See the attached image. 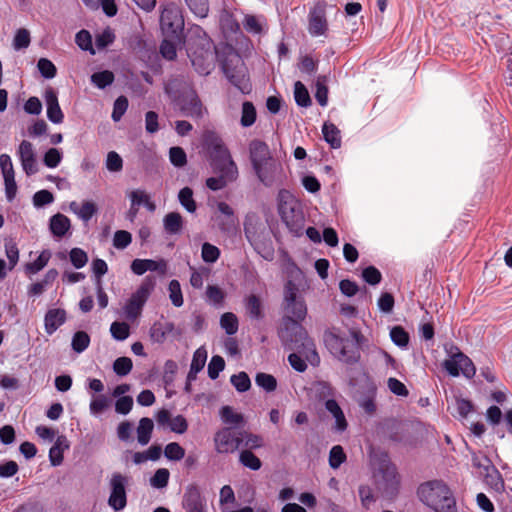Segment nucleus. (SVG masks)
<instances>
[{
    "label": "nucleus",
    "instance_id": "nucleus-1",
    "mask_svg": "<svg viewBox=\"0 0 512 512\" xmlns=\"http://www.w3.org/2000/svg\"><path fill=\"white\" fill-rule=\"evenodd\" d=\"M283 309L285 316L278 331L282 345L287 350H297L302 353L311 365H318L320 357L315 343L300 324L307 315V306L296 284L292 281H288L284 288Z\"/></svg>",
    "mask_w": 512,
    "mask_h": 512
},
{
    "label": "nucleus",
    "instance_id": "nucleus-2",
    "mask_svg": "<svg viewBox=\"0 0 512 512\" xmlns=\"http://www.w3.org/2000/svg\"><path fill=\"white\" fill-rule=\"evenodd\" d=\"M249 159L257 179L265 187H277L284 183L286 174L283 165L273 157L265 142L257 139L250 142Z\"/></svg>",
    "mask_w": 512,
    "mask_h": 512
},
{
    "label": "nucleus",
    "instance_id": "nucleus-3",
    "mask_svg": "<svg viewBox=\"0 0 512 512\" xmlns=\"http://www.w3.org/2000/svg\"><path fill=\"white\" fill-rule=\"evenodd\" d=\"M362 339L363 336L356 330L344 333L332 329L324 334V343L331 355L345 364H355L359 361Z\"/></svg>",
    "mask_w": 512,
    "mask_h": 512
},
{
    "label": "nucleus",
    "instance_id": "nucleus-4",
    "mask_svg": "<svg viewBox=\"0 0 512 512\" xmlns=\"http://www.w3.org/2000/svg\"><path fill=\"white\" fill-rule=\"evenodd\" d=\"M418 496L434 512H457L455 498L449 487L441 480L421 484Z\"/></svg>",
    "mask_w": 512,
    "mask_h": 512
},
{
    "label": "nucleus",
    "instance_id": "nucleus-5",
    "mask_svg": "<svg viewBox=\"0 0 512 512\" xmlns=\"http://www.w3.org/2000/svg\"><path fill=\"white\" fill-rule=\"evenodd\" d=\"M278 212L289 231L300 236L305 226V215L301 202L288 190L278 192Z\"/></svg>",
    "mask_w": 512,
    "mask_h": 512
},
{
    "label": "nucleus",
    "instance_id": "nucleus-6",
    "mask_svg": "<svg viewBox=\"0 0 512 512\" xmlns=\"http://www.w3.org/2000/svg\"><path fill=\"white\" fill-rule=\"evenodd\" d=\"M156 286V278L152 275H147L127 300L123 307V313L127 320L134 321L142 313L143 307L149 299L151 293Z\"/></svg>",
    "mask_w": 512,
    "mask_h": 512
},
{
    "label": "nucleus",
    "instance_id": "nucleus-7",
    "mask_svg": "<svg viewBox=\"0 0 512 512\" xmlns=\"http://www.w3.org/2000/svg\"><path fill=\"white\" fill-rule=\"evenodd\" d=\"M222 70L228 81L239 91L244 94L251 91L247 69L238 55L225 59L222 63Z\"/></svg>",
    "mask_w": 512,
    "mask_h": 512
},
{
    "label": "nucleus",
    "instance_id": "nucleus-8",
    "mask_svg": "<svg viewBox=\"0 0 512 512\" xmlns=\"http://www.w3.org/2000/svg\"><path fill=\"white\" fill-rule=\"evenodd\" d=\"M443 368L453 377H457L461 373L464 377L471 379L476 374L472 360L456 346H451L449 358L443 362Z\"/></svg>",
    "mask_w": 512,
    "mask_h": 512
},
{
    "label": "nucleus",
    "instance_id": "nucleus-9",
    "mask_svg": "<svg viewBox=\"0 0 512 512\" xmlns=\"http://www.w3.org/2000/svg\"><path fill=\"white\" fill-rule=\"evenodd\" d=\"M374 481L377 489L385 495H393L398 487L396 467L386 458L382 459L374 469Z\"/></svg>",
    "mask_w": 512,
    "mask_h": 512
},
{
    "label": "nucleus",
    "instance_id": "nucleus-10",
    "mask_svg": "<svg viewBox=\"0 0 512 512\" xmlns=\"http://www.w3.org/2000/svg\"><path fill=\"white\" fill-rule=\"evenodd\" d=\"M160 26L167 37L179 38L184 28L181 9L174 3L167 4L161 12Z\"/></svg>",
    "mask_w": 512,
    "mask_h": 512
},
{
    "label": "nucleus",
    "instance_id": "nucleus-11",
    "mask_svg": "<svg viewBox=\"0 0 512 512\" xmlns=\"http://www.w3.org/2000/svg\"><path fill=\"white\" fill-rule=\"evenodd\" d=\"M128 482L129 478L119 472H115L111 475L109 480L110 495L108 505L114 511H121L127 505L126 486Z\"/></svg>",
    "mask_w": 512,
    "mask_h": 512
},
{
    "label": "nucleus",
    "instance_id": "nucleus-12",
    "mask_svg": "<svg viewBox=\"0 0 512 512\" xmlns=\"http://www.w3.org/2000/svg\"><path fill=\"white\" fill-rule=\"evenodd\" d=\"M244 232L248 242L255 248H260L265 240L266 227L256 213H249L244 220Z\"/></svg>",
    "mask_w": 512,
    "mask_h": 512
},
{
    "label": "nucleus",
    "instance_id": "nucleus-13",
    "mask_svg": "<svg viewBox=\"0 0 512 512\" xmlns=\"http://www.w3.org/2000/svg\"><path fill=\"white\" fill-rule=\"evenodd\" d=\"M182 508L185 512H207V503L200 488L195 484L186 487L182 497Z\"/></svg>",
    "mask_w": 512,
    "mask_h": 512
},
{
    "label": "nucleus",
    "instance_id": "nucleus-14",
    "mask_svg": "<svg viewBox=\"0 0 512 512\" xmlns=\"http://www.w3.org/2000/svg\"><path fill=\"white\" fill-rule=\"evenodd\" d=\"M194 90L190 79L186 76H174L165 84V92L174 104L184 99L188 91Z\"/></svg>",
    "mask_w": 512,
    "mask_h": 512
},
{
    "label": "nucleus",
    "instance_id": "nucleus-15",
    "mask_svg": "<svg viewBox=\"0 0 512 512\" xmlns=\"http://www.w3.org/2000/svg\"><path fill=\"white\" fill-rule=\"evenodd\" d=\"M16 155L27 176H32L38 172L36 152L31 142L23 140L17 148Z\"/></svg>",
    "mask_w": 512,
    "mask_h": 512
},
{
    "label": "nucleus",
    "instance_id": "nucleus-16",
    "mask_svg": "<svg viewBox=\"0 0 512 512\" xmlns=\"http://www.w3.org/2000/svg\"><path fill=\"white\" fill-rule=\"evenodd\" d=\"M130 269L137 276H141L147 271L157 272L163 276L167 272V262L163 258L158 260L137 258L131 262Z\"/></svg>",
    "mask_w": 512,
    "mask_h": 512
},
{
    "label": "nucleus",
    "instance_id": "nucleus-17",
    "mask_svg": "<svg viewBox=\"0 0 512 512\" xmlns=\"http://www.w3.org/2000/svg\"><path fill=\"white\" fill-rule=\"evenodd\" d=\"M215 448L218 453H233L239 448L241 440L229 428H223L215 434Z\"/></svg>",
    "mask_w": 512,
    "mask_h": 512
},
{
    "label": "nucleus",
    "instance_id": "nucleus-18",
    "mask_svg": "<svg viewBox=\"0 0 512 512\" xmlns=\"http://www.w3.org/2000/svg\"><path fill=\"white\" fill-rule=\"evenodd\" d=\"M175 105L180 108L185 116L192 118H201L205 112L195 90L188 91V95Z\"/></svg>",
    "mask_w": 512,
    "mask_h": 512
},
{
    "label": "nucleus",
    "instance_id": "nucleus-19",
    "mask_svg": "<svg viewBox=\"0 0 512 512\" xmlns=\"http://www.w3.org/2000/svg\"><path fill=\"white\" fill-rule=\"evenodd\" d=\"M44 100L47 106V118L54 124H60L63 122L64 114L60 108L58 102L57 92L48 87L44 92Z\"/></svg>",
    "mask_w": 512,
    "mask_h": 512
},
{
    "label": "nucleus",
    "instance_id": "nucleus-20",
    "mask_svg": "<svg viewBox=\"0 0 512 512\" xmlns=\"http://www.w3.org/2000/svg\"><path fill=\"white\" fill-rule=\"evenodd\" d=\"M149 335L154 343L162 344L170 335L179 336L180 331L170 321H156L151 326Z\"/></svg>",
    "mask_w": 512,
    "mask_h": 512
},
{
    "label": "nucleus",
    "instance_id": "nucleus-21",
    "mask_svg": "<svg viewBox=\"0 0 512 512\" xmlns=\"http://www.w3.org/2000/svg\"><path fill=\"white\" fill-rule=\"evenodd\" d=\"M66 311L61 308L49 309L44 317V328L48 335H52L66 321Z\"/></svg>",
    "mask_w": 512,
    "mask_h": 512
},
{
    "label": "nucleus",
    "instance_id": "nucleus-22",
    "mask_svg": "<svg viewBox=\"0 0 512 512\" xmlns=\"http://www.w3.org/2000/svg\"><path fill=\"white\" fill-rule=\"evenodd\" d=\"M309 33L312 36L324 35L327 30L325 12L322 8H314L309 14Z\"/></svg>",
    "mask_w": 512,
    "mask_h": 512
},
{
    "label": "nucleus",
    "instance_id": "nucleus-23",
    "mask_svg": "<svg viewBox=\"0 0 512 512\" xmlns=\"http://www.w3.org/2000/svg\"><path fill=\"white\" fill-rule=\"evenodd\" d=\"M211 165L215 172L228 177L230 180H236L238 177V168L231 155L227 156V159L225 157L211 162Z\"/></svg>",
    "mask_w": 512,
    "mask_h": 512
},
{
    "label": "nucleus",
    "instance_id": "nucleus-24",
    "mask_svg": "<svg viewBox=\"0 0 512 512\" xmlns=\"http://www.w3.org/2000/svg\"><path fill=\"white\" fill-rule=\"evenodd\" d=\"M69 209L86 223L89 222L97 212V206L92 201H84L81 205L76 201H72L69 204Z\"/></svg>",
    "mask_w": 512,
    "mask_h": 512
},
{
    "label": "nucleus",
    "instance_id": "nucleus-25",
    "mask_svg": "<svg viewBox=\"0 0 512 512\" xmlns=\"http://www.w3.org/2000/svg\"><path fill=\"white\" fill-rule=\"evenodd\" d=\"M69 449V441L66 436L59 435L54 445L49 450V460L52 466H59L63 462V453Z\"/></svg>",
    "mask_w": 512,
    "mask_h": 512
},
{
    "label": "nucleus",
    "instance_id": "nucleus-26",
    "mask_svg": "<svg viewBox=\"0 0 512 512\" xmlns=\"http://www.w3.org/2000/svg\"><path fill=\"white\" fill-rule=\"evenodd\" d=\"M325 408L335 419L334 429L338 432L345 431L347 429L348 424L345 415L339 404L336 402V400H326Z\"/></svg>",
    "mask_w": 512,
    "mask_h": 512
},
{
    "label": "nucleus",
    "instance_id": "nucleus-27",
    "mask_svg": "<svg viewBox=\"0 0 512 512\" xmlns=\"http://www.w3.org/2000/svg\"><path fill=\"white\" fill-rule=\"evenodd\" d=\"M70 227V219L61 213H57L50 218L49 228L55 237H63Z\"/></svg>",
    "mask_w": 512,
    "mask_h": 512
},
{
    "label": "nucleus",
    "instance_id": "nucleus-28",
    "mask_svg": "<svg viewBox=\"0 0 512 512\" xmlns=\"http://www.w3.org/2000/svg\"><path fill=\"white\" fill-rule=\"evenodd\" d=\"M50 258H51L50 250H43L34 261L28 262L24 265L25 274L27 276L31 277V276L39 273L41 270H43L47 266Z\"/></svg>",
    "mask_w": 512,
    "mask_h": 512
},
{
    "label": "nucleus",
    "instance_id": "nucleus-29",
    "mask_svg": "<svg viewBox=\"0 0 512 512\" xmlns=\"http://www.w3.org/2000/svg\"><path fill=\"white\" fill-rule=\"evenodd\" d=\"M154 424L152 419L143 417L139 420L136 433L137 441L140 445L145 446L150 442Z\"/></svg>",
    "mask_w": 512,
    "mask_h": 512
},
{
    "label": "nucleus",
    "instance_id": "nucleus-30",
    "mask_svg": "<svg viewBox=\"0 0 512 512\" xmlns=\"http://www.w3.org/2000/svg\"><path fill=\"white\" fill-rule=\"evenodd\" d=\"M163 226L166 233L170 235L179 234L183 228V218L178 212H170L165 215Z\"/></svg>",
    "mask_w": 512,
    "mask_h": 512
},
{
    "label": "nucleus",
    "instance_id": "nucleus-31",
    "mask_svg": "<svg viewBox=\"0 0 512 512\" xmlns=\"http://www.w3.org/2000/svg\"><path fill=\"white\" fill-rule=\"evenodd\" d=\"M322 133L324 140L331 148L338 149L341 147L340 130L333 123L325 122L322 126Z\"/></svg>",
    "mask_w": 512,
    "mask_h": 512
},
{
    "label": "nucleus",
    "instance_id": "nucleus-32",
    "mask_svg": "<svg viewBox=\"0 0 512 512\" xmlns=\"http://www.w3.org/2000/svg\"><path fill=\"white\" fill-rule=\"evenodd\" d=\"M189 57L199 74L207 75L210 73L211 64L206 62L207 58L211 57V53L208 50L203 51L199 56L196 53H189Z\"/></svg>",
    "mask_w": 512,
    "mask_h": 512
},
{
    "label": "nucleus",
    "instance_id": "nucleus-33",
    "mask_svg": "<svg viewBox=\"0 0 512 512\" xmlns=\"http://www.w3.org/2000/svg\"><path fill=\"white\" fill-rule=\"evenodd\" d=\"M130 201L133 203V207L135 206H145L150 212L155 211L156 206L151 201L149 194H147L144 190L136 189L133 190L129 194Z\"/></svg>",
    "mask_w": 512,
    "mask_h": 512
},
{
    "label": "nucleus",
    "instance_id": "nucleus-34",
    "mask_svg": "<svg viewBox=\"0 0 512 512\" xmlns=\"http://www.w3.org/2000/svg\"><path fill=\"white\" fill-rule=\"evenodd\" d=\"M239 462L246 468L257 471L261 468V460L250 450H242L239 453Z\"/></svg>",
    "mask_w": 512,
    "mask_h": 512
},
{
    "label": "nucleus",
    "instance_id": "nucleus-35",
    "mask_svg": "<svg viewBox=\"0 0 512 512\" xmlns=\"http://www.w3.org/2000/svg\"><path fill=\"white\" fill-rule=\"evenodd\" d=\"M256 109L252 102L245 101L242 104L240 124L242 127H250L256 121Z\"/></svg>",
    "mask_w": 512,
    "mask_h": 512
},
{
    "label": "nucleus",
    "instance_id": "nucleus-36",
    "mask_svg": "<svg viewBox=\"0 0 512 512\" xmlns=\"http://www.w3.org/2000/svg\"><path fill=\"white\" fill-rule=\"evenodd\" d=\"M255 383L266 392H273L277 388L276 378L273 375L264 372L256 374Z\"/></svg>",
    "mask_w": 512,
    "mask_h": 512
},
{
    "label": "nucleus",
    "instance_id": "nucleus-37",
    "mask_svg": "<svg viewBox=\"0 0 512 512\" xmlns=\"http://www.w3.org/2000/svg\"><path fill=\"white\" fill-rule=\"evenodd\" d=\"M294 98L297 105L301 107H308L311 105V98L305 85L297 81L294 84Z\"/></svg>",
    "mask_w": 512,
    "mask_h": 512
},
{
    "label": "nucleus",
    "instance_id": "nucleus-38",
    "mask_svg": "<svg viewBox=\"0 0 512 512\" xmlns=\"http://www.w3.org/2000/svg\"><path fill=\"white\" fill-rule=\"evenodd\" d=\"M178 199L180 204L190 213L196 211V203L193 199V191L189 187H184L179 191Z\"/></svg>",
    "mask_w": 512,
    "mask_h": 512
},
{
    "label": "nucleus",
    "instance_id": "nucleus-39",
    "mask_svg": "<svg viewBox=\"0 0 512 512\" xmlns=\"http://www.w3.org/2000/svg\"><path fill=\"white\" fill-rule=\"evenodd\" d=\"M220 416L224 423L234 426H238L244 421L243 416L236 413L230 406H223L220 410Z\"/></svg>",
    "mask_w": 512,
    "mask_h": 512
},
{
    "label": "nucleus",
    "instance_id": "nucleus-40",
    "mask_svg": "<svg viewBox=\"0 0 512 512\" xmlns=\"http://www.w3.org/2000/svg\"><path fill=\"white\" fill-rule=\"evenodd\" d=\"M114 81V74L109 70L96 72L91 76V82L99 89H104Z\"/></svg>",
    "mask_w": 512,
    "mask_h": 512
},
{
    "label": "nucleus",
    "instance_id": "nucleus-41",
    "mask_svg": "<svg viewBox=\"0 0 512 512\" xmlns=\"http://www.w3.org/2000/svg\"><path fill=\"white\" fill-rule=\"evenodd\" d=\"M90 344V337L84 331L76 332L71 341V347L76 353L84 352Z\"/></svg>",
    "mask_w": 512,
    "mask_h": 512
},
{
    "label": "nucleus",
    "instance_id": "nucleus-42",
    "mask_svg": "<svg viewBox=\"0 0 512 512\" xmlns=\"http://www.w3.org/2000/svg\"><path fill=\"white\" fill-rule=\"evenodd\" d=\"M230 382L239 393H244L251 387V380L246 372L232 375Z\"/></svg>",
    "mask_w": 512,
    "mask_h": 512
},
{
    "label": "nucleus",
    "instance_id": "nucleus-43",
    "mask_svg": "<svg viewBox=\"0 0 512 512\" xmlns=\"http://www.w3.org/2000/svg\"><path fill=\"white\" fill-rule=\"evenodd\" d=\"M110 403V399L105 395L101 394L96 397H93L89 405L90 413L94 416H97L103 413L106 409H108Z\"/></svg>",
    "mask_w": 512,
    "mask_h": 512
},
{
    "label": "nucleus",
    "instance_id": "nucleus-44",
    "mask_svg": "<svg viewBox=\"0 0 512 512\" xmlns=\"http://www.w3.org/2000/svg\"><path fill=\"white\" fill-rule=\"evenodd\" d=\"M346 454L341 445H335L329 452V465L332 469H338L345 461Z\"/></svg>",
    "mask_w": 512,
    "mask_h": 512
},
{
    "label": "nucleus",
    "instance_id": "nucleus-45",
    "mask_svg": "<svg viewBox=\"0 0 512 512\" xmlns=\"http://www.w3.org/2000/svg\"><path fill=\"white\" fill-rule=\"evenodd\" d=\"M391 341L400 348H406L409 343V334L401 326H394L390 330Z\"/></svg>",
    "mask_w": 512,
    "mask_h": 512
},
{
    "label": "nucleus",
    "instance_id": "nucleus-46",
    "mask_svg": "<svg viewBox=\"0 0 512 512\" xmlns=\"http://www.w3.org/2000/svg\"><path fill=\"white\" fill-rule=\"evenodd\" d=\"M225 294L221 288L216 285H208L206 289V300L214 306H221L224 302Z\"/></svg>",
    "mask_w": 512,
    "mask_h": 512
},
{
    "label": "nucleus",
    "instance_id": "nucleus-47",
    "mask_svg": "<svg viewBox=\"0 0 512 512\" xmlns=\"http://www.w3.org/2000/svg\"><path fill=\"white\" fill-rule=\"evenodd\" d=\"M110 333L117 341H124L129 337L130 327L125 322L115 321L110 326Z\"/></svg>",
    "mask_w": 512,
    "mask_h": 512
},
{
    "label": "nucleus",
    "instance_id": "nucleus-48",
    "mask_svg": "<svg viewBox=\"0 0 512 512\" xmlns=\"http://www.w3.org/2000/svg\"><path fill=\"white\" fill-rule=\"evenodd\" d=\"M201 257L205 263H215L220 257V249L215 245L205 242L202 245Z\"/></svg>",
    "mask_w": 512,
    "mask_h": 512
},
{
    "label": "nucleus",
    "instance_id": "nucleus-49",
    "mask_svg": "<svg viewBox=\"0 0 512 512\" xmlns=\"http://www.w3.org/2000/svg\"><path fill=\"white\" fill-rule=\"evenodd\" d=\"M170 472L166 468H160L156 470L154 475L150 479V485L156 489L165 488L168 485Z\"/></svg>",
    "mask_w": 512,
    "mask_h": 512
},
{
    "label": "nucleus",
    "instance_id": "nucleus-50",
    "mask_svg": "<svg viewBox=\"0 0 512 512\" xmlns=\"http://www.w3.org/2000/svg\"><path fill=\"white\" fill-rule=\"evenodd\" d=\"M169 298L175 307H181L184 303L181 285L178 280H171L168 285Z\"/></svg>",
    "mask_w": 512,
    "mask_h": 512
},
{
    "label": "nucleus",
    "instance_id": "nucleus-51",
    "mask_svg": "<svg viewBox=\"0 0 512 512\" xmlns=\"http://www.w3.org/2000/svg\"><path fill=\"white\" fill-rule=\"evenodd\" d=\"M220 325L228 335H233L238 330V319L233 313L227 312L221 316Z\"/></svg>",
    "mask_w": 512,
    "mask_h": 512
},
{
    "label": "nucleus",
    "instance_id": "nucleus-52",
    "mask_svg": "<svg viewBox=\"0 0 512 512\" xmlns=\"http://www.w3.org/2000/svg\"><path fill=\"white\" fill-rule=\"evenodd\" d=\"M75 42L80 49L89 51L92 55L96 53L93 48L91 34L87 30H80L75 36Z\"/></svg>",
    "mask_w": 512,
    "mask_h": 512
},
{
    "label": "nucleus",
    "instance_id": "nucleus-53",
    "mask_svg": "<svg viewBox=\"0 0 512 512\" xmlns=\"http://www.w3.org/2000/svg\"><path fill=\"white\" fill-rule=\"evenodd\" d=\"M63 154L57 148L48 149L43 156V163L48 168H56L62 161Z\"/></svg>",
    "mask_w": 512,
    "mask_h": 512
},
{
    "label": "nucleus",
    "instance_id": "nucleus-54",
    "mask_svg": "<svg viewBox=\"0 0 512 512\" xmlns=\"http://www.w3.org/2000/svg\"><path fill=\"white\" fill-rule=\"evenodd\" d=\"M115 39V34L113 30L109 27L104 29L102 32L98 33L95 38V46L98 50H102L106 48L108 45L112 44Z\"/></svg>",
    "mask_w": 512,
    "mask_h": 512
},
{
    "label": "nucleus",
    "instance_id": "nucleus-55",
    "mask_svg": "<svg viewBox=\"0 0 512 512\" xmlns=\"http://www.w3.org/2000/svg\"><path fill=\"white\" fill-rule=\"evenodd\" d=\"M169 160L173 166L181 168L186 165L187 156L181 147L175 146L169 149Z\"/></svg>",
    "mask_w": 512,
    "mask_h": 512
},
{
    "label": "nucleus",
    "instance_id": "nucleus-56",
    "mask_svg": "<svg viewBox=\"0 0 512 512\" xmlns=\"http://www.w3.org/2000/svg\"><path fill=\"white\" fill-rule=\"evenodd\" d=\"M30 42V32L27 29L20 28L16 31L13 39V47L15 50L27 48L30 45Z\"/></svg>",
    "mask_w": 512,
    "mask_h": 512
},
{
    "label": "nucleus",
    "instance_id": "nucleus-57",
    "mask_svg": "<svg viewBox=\"0 0 512 512\" xmlns=\"http://www.w3.org/2000/svg\"><path fill=\"white\" fill-rule=\"evenodd\" d=\"M208 353L204 346L199 347L193 354L190 368L198 372L202 371L207 361Z\"/></svg>",
    "mask_w": 512,
    "mask_h": 512
},
{
    "label": "nucleus",
    "instance_id": "nucleus-58",
    "mask_svg": "<svg viewBox=\"0 0 512 512\" xmlns=\"http://www.w3.org/2000/svg\"><path fill=\"white\" fill-rule=\"evenodd\" d=\"M186 4L196 16L204 18L209 11L208 0H185Z\"/></svg>",
    "mask_w": 512,
    "mask_h": 512
},
{
    "label": "nucleus",
    "instance_id": "nucleus-59",
    "mask_svg": "<svg viewBox=\"0 0 512 512\" xmlns=\"http://www.w3.org/2000/svg\"><path fill=\"white\" fill-rule=\"evenodd\" d=\"M133 367L132 360L128 357H119L113 363V370L118 376L128 375Z\"/></svg>",
    "mask_w": 512,
    "mask_h": 512
},
{
    "label": "nucleus",
    "instance_id": "nucleus-60",
    "mask_svg": "<svg viewBox=\"0 0 512 512\" xmlns=\"http://www.w3.org/2000/svg\"><path fill=\"white\" fill-rule=\"evenodd\" d=\"M225 368V361L224 359L219 356L215 355L211 358L209 364H208V376L215 380L218 378L221 371H223Z\"/></svg>",
    "mask_w": 512,
    "mask_h": 512
},
{
    "label": "nucleus",
    "instance_id": "nucleus-61",
    "mask_svg": "<svg viewBox=\"0 0 512 512\" xmlns=\"http://www.w3.org/2000/svg\"><path fill=\"white\" fill-rule=\"evenodd\" d=\"M37 67L41 75L46 79H52L56 76L57 69L47 58H40L38 60Z\"/></svg>",
    "mask_w": 512,
    "mask_h": 512
},
{
    "label": "nucleus",
    "instance_id": "nucleus-62",
    "mask_svg": "<svg viewBox=\"0 0 512 512\" xmlns=\"http://www.w3.org/2000/svg\"><path fill=\"white\" fill-rule=\"evenodd\" d=\"M164 455L167 459L179 461L185 456V450L176 442H171L166 445Z\"/></svg>",
    "mask_w": 512,
    "mask_h": 512
},
{
    "label": "nucleus",
    "instance_id": "nucleus-63",
    "mask_svg": "<svg viewBox=\"0 0 512 512\" xmlns=\"http://www.w3.org/2000/svg\"><path fill=\"white\" fill-rule=\"evenodd\" d=\"M33 205L36 208H42L46 205H49L53 203L54 196L53 194L48 190H39L33 195Z\"/></svg>",
    "mask_w": 512,
    "mask_h": 512
},
{
    "label": "nucleus",
    "instance_id": "nucleus-64",
    "mask_svg": "<svg viewBox=\"0 0 512 512\" xmlns=\"http://www.w3.org/2000/svg\"><path fill=\"white\" fill-rule=\"evenodd\" d=\"M132 242V235L125 230H118L113 237V246L116 249L123 250L127 248Z\"/></svg>",
    "mask_w": 512,
    "mask_h": 512
}]
</instances>
